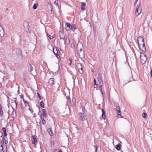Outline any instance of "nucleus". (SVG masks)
Listing matches in <instances>:
<instances>
[{
	"mask_svg": "<svg viewBox=\"0 0 152 152\" xmlns=\"http://www.w3.org/2000/svg\"><path fill=\"white\" fill-rule=\"evenodd\" d=\"M38 6V4L37 3H35L34 4L33 7V9L35 10L37 9V7Z\"/></svg>",
	"mask_w": 152,
	"mask_h": 152,
	"instance_id": "nucleus-26",
	"label": "nucleus"
},
{
	"mask_svg": "<svg viewBox=\"0 0 152 152\" xmlns=\"http://www.w3.org/2000/svg\"><path fill=\"white\" fill-rule=\"evenodd\" d=\"M115 148L118 151H119L121 149L120 145L118 144L116 145Z\"/></svg>",
	"mask_w": 152,
	"mask_h": 152,
	"instance_id": "nucleus-23",
	"label": "nucleus"
},
{
	"mask_svg": "<svg viewBox=\"0 0 152 152\" xmlns=\"http://www.w3.org/2000/svg\"><path fill=\"white\" fill-rule=\"evenodd\" d=\"M141 7L140 5H137V8L135 12V14L137 16H138L139 15L141 12Z\"/></svg>",
	"mask_w": 152,
	"mask_h": 152,
	"instance_id": "nucleus-4",
	"label": "nucleus"
},
{
	"mask_svg": "<svg viewBox=\"0 0 152 152\" xmlns=\"http://www.w3.org/2000/svg\"><path fill=\"white\" fill-rule=\"evenodd\" d=\"M2 142L3 144V145H4V146L6 147V144L8 142L6 140H3V139H2Z\"/></svg>",
	"mask_w": 152,
	"mask_h": 152,
	"instance_id": "nucleus-27",
	"label": "nucleus"
},
{
	"mask_svg": "<svg viewBox=\"0 0 152 152\" xmlns=\"http://www.w3.org/2000/svg\"><path fill=\"white\" fill-rule=\"evenodd\" d=\"M142 116L144 118H147V115L146 113H143L142 114Z\"/></svg>",
	"mask_w": 152,
	"mask_h": 152,
	"instance_id": "nucleus-24",
	"label": "nucleus"
},
{
	"mask_svg": "<svg viewBox=\"0 0 152 152\" xmlns=\"http://www.w3.org/2000/svg\"><path fill=\"white\" fill-rule=\"evenodd\" d=\"M65 25L66 30L67 31H69L71 28V25L69 23H65Z\"/></svg>",
	"mask_w": 152,
	"mask_h": 152,
	"instance_id": "nucleus-15",
	"label": "nucleus"
},
{
	"mask_svg": "<svg viewBox=\"0 0 152 152\" xmlns=\"http://www.w3.org/2000/svg\"><path fill=\"white\" fill-rule=\"evenodd\" d=\"M23 101L24 102L25 105L26 106H29V103L28 102L25 101L23 98Z\"/></svg>",
	"mask_w": 152,
	"mask_h": 152,
	"instance_id": "nucleus-28",
	"label": "nucleus"
},
{
	"mask_svg": "<svg viewBox=\"0 0 152 152\" xmlns=\"http://www.w3.org/2000/svg\"><path fill=\"white\" fill-rule=\"evenodd\" d=\"M43 114L46 115V112L44 109H42V113Z\"/></svg>",
	"mask_w": 152,
	"mask_h": 152,
	"instance_id": "nucleus-31",
	"label": "nucleus"
},
{
	"mask_svg": "<svg viewBox=\"0 0 152 152\" xmlns=\"http://www.w3.org/2000/svg\"><path fill=\"white\" fill-rule=\"evenodd\" d=\"M16 52L18 56L20 58H21L22 57V55L21 51L20 48H17L16 50Z\"/></svg>",
	"mask_w": 152,
	"mask_h": 152,
	"instance_id": "nucleus-6",
	"label": "nucleus"
},
{
	"mask_svg": "<svg viewBox=\"0 0 152 152\" xmlns=\"http://www.w3.org/2000/svg\"><path fill=\"white\" fill-rule=\"evenodd\" d=\"M102 117L103 119H104L105 118V112L103 109H102Z\"/></svg>",
	"mask_w": 152,
	"mask_h": 152,
	"instance_id": "nucleus-20",
	"label": "nucleus"
},
{
	"mask_svg": "<svg viewBox=\"0 0 152 152\" xmlns=\"http://www.w3.org/2000/svg\"><path fill=\"white\" fill-rule=\"evenodd\" d=\"M59 35L61 39H65V35L64 34L63 32L60 31L59 32Z\"/></svg>",
	"mask_w": 152,
	"mask_h": 152,
	"instance_id": "nucleus-13",
	"label": "nucleus"
},
{
	"mask_svg": "<svg viewBox=\"0 0 152 152\" xmlns=\"http://www.w3.org/2000/svg\"><path fill=\"white\" fill-rule=\"evenodd\" d=\"M77 67L79 73L81 74H83V72L82 64L80 63H77Z\"/></svg>",
	"mask_w": 152,
	"mask_h": 152,
	"instance_id": "nucleus-3",
	"label": "nucleus"
},
{
	"mask_svg": "<svg viewBox=\"0 0 152 152\" xmlns=\"http://www.w3.org/2000/svg\"><path fill=\"white\" fill-rule=\"evenodd\" d=\"M14 102L15 103L16 106L17 107V103L16 101L15 100H14Z\"/></svg>",
	"mask_w": 152,
	"mask_h": 152,
	"instance_id": "nucleus-49",
	"label": "nucleus"
},
{
	"mask_svg": "<svg viewBox=\"0 0 152 152\" xmlns=\"http://www.w3.org/2000/svg\"><path fill=\"white\" fill-rule=\"evenodd\" d=\"M2 140L0 139V152H2V151L4 152V151H3L4 145H3Z\"/></svg>",
	"mask_w": 152,
	"mask_h": 152,
	"instance_id": "nucleus-12",
	"label": "nucleus"
},
{
	"mask_svg": "<svg viewBox=\"0 0 152 152\" xmlns=\"http://www.w3.org/2000/svg\"><path fill=\"white\" fill-rule=\"evenodd\" d=\"M94 87L95 88V86H96V87L97 86V85L96 84V80L95 79L94 80Z\"/></svg>",
	"mask_w": 152,
	"mask_h": 152,
	"instance_id": "nucleus-41",
	"label": "nucleus"
},
{
	"mask_svg": "<svg viewBox=\"0 0 152 152\" xmlns=\"http://www.w3.org/2000/svg\"><path fill=\"white\" fill-rule=\"evenodd\" d=\"M0 29H1L0 31V36L1 37H3L4 35V32L2 27L0 25Z\"/></svg>",
	"mask_w": 152,
	"mask_h": 152,
	"instance_id": "nucleus-11",
	"label": "nucleus"
},
{
	"mask_svg": "<svg viewBox=\"0 0 152 152\" xmlns=\"http://www.w3.org/2000/svg\"><path fill=\"white\" fill-rule=\"evenodd\" d=\"M80 119L83 121H84L85 119L84 118V114L83 113H80Z\"/></svg>",
	"mask_w": 152,
	"mask_h": 152,
	"instance_id": "nucleus-16",
	"label": "nucleus"
},
{
	"mask_svg": "<svg viewBox=\"0 0 152 152\" xmlns=\"http://www.w3.org/2000/svg\"><path fill=\"white\" fill-rule=\"evenodd\" d=\"M141 46L142 47V49L141 50L142 51H144V50H145L146 49L144 42L139 45L140 47Z\"/></svg>",
	"mask_w": 152,
	"mask_h": 152,
	"instance_id": "nucleus-17",
	"label": "nucleus"
},
{
	"mask_svg": "<svg viewBox=\"0 0 152 152\" xmlns=\"http://www.w3.org/2000/svg\"><path fill=\"white\" fill-rule=\"evenodd\" d=\"M117 113L118 115H121V112L120 110H118L117 111Z\"/></svg>",
	"mask_w": 152,
	"mask_h": 152,
	"instance_id": "nucleus-35",
	"label": "nucleus"
},
{
	"mask_svg": "<svg viewBox=\"0 0 152 152\" xmlns=\"http://www.w3.org/2000/svg\"><path fill=\"white\" fill-rule=\"evenodd\" d=\"M98 147L97 146H96V149H95V151L96 152H97V149H98Z\"/></svg>",
	"mask_w": 152,
	"mask_h": 152,
	"instance_id": "nucleus-46",
	"label": "nucleus"
},
{
	"mask_svg": "<svg viewBox=\"0 0 152 152\" xmlns=\"http://www.w3.org/2000/svg\"><path fill=\"white\" fill-rule=\"evenodd\" d=\"M69 60L70 61V62H72V58H69Z\"/></svg>",
	"mask_w": 152,
	"mask_h": 152,
	"instance_id": "nucleus-48",
	"label": "nucleus"
},
{
	"mask_svg": "<svg viewBox=\"0 0 152 152\" xmlns=\"http://www.w3.org/2000/svg\"><path fill=\"white\" fill-rule=\"evenodd\" d=\"M53 52L56 57L58 59L60 58V56L59 55L58 53V50L57 49V48H53Z\"/></svg>",
	"mask_w": 152,
	"mask_h": 152,
	"instance_id": "nucleus-10",
	"label": "nucleus"
},
{
	"mask_svg": "<svg viewBox=\"0 0 152 152\" xmlns=\"http://www.w3.org/2000/svg\"><path fill=\"white\" fill-rule=\"evenodd\" d=\"M146 55L142 52L140 53V60L141 63L143 64H145L147 60Z\"/></svg>",
	"mask_w": 152,
	"mask_h": 152,
	"instance_id": "nucleus-2",
	"label": "nucleus"
},
{
	"mask_svg": "<svg viewBox=\"0 0 152 152\" xmlns=\"http://www.w3.org/2000/svg\"><path fill=\"white\" fill-rule=\"evenodd\" d=\"M48 7H50V10L51 11L53 9V6L50 3H49L48 5Z\"/></svg>",
	"mask_w": 152,
	"mask_h": 152,
	"instance_id": "nucleus-25",
	"label": "nucleus"
},
{
	"mask_svg": "<svg viewBox=\"0 0 152 152\" xmlns=\"http://www.w3.org/2000/svg\"><path fill=\"white\" fill-rule=\"evenodd\" d=\"M48 37L51 39H52L54 38V37L53 36H51L50 35L47 34Z\"/></svg>",
	"mask_w": 152,
	"mask_h": 152,
	"instance_id": "nucleus-34",
	"label": "nucleus"
},
{
	"mask_svg": "<svg viewBox=\"0 0 152 152\" xmlns=\"http://www.w3.org/2000/svg\"><path fill=\"white\" fill-rule=\"evenodd\" d=\"M48 83L51 86H53L54 84V79L53 78H50L49 80Z\"/></svg>",
	"mask_w": 152,
	"mask_h": 152,
	"instance_id": "nucleus-14",
	"label": "nucleus"
},
{
	"mask_svg": "<svg viewBox=\"0 0 152 152\" xmlns=\"http://www.w3.org/2000/svg\"><path fill=\"white\" fill-rule=\"evenodd\" d=\"M44 117H46V115L42 113L41 115L40 118H44Z\"/></svg>",
	"mask_w": 152,
	"mask_h": 152,
	"instance_id": "nucleus-32",
	"label": "nucleus"
},
{
	"mask_svg": "<svg viewBox=\"0 0 152 152\" xmlns=\"http://www.w3.org/2000/svg\"><path fill=\"white\" fill-rule=\"evenodd\" d=\"M116 109L117 110V111L118 110H120V107L119 106H117L116 107Z\"/></svg>",
	"mask_w": 152,
	"mask_h": 152,
	"instance_id": "nucleus-40",
	"label": "nucleus"
},
{
	"mask_svg": "<svg viewBox=\"0 0 152 152\" xmlns=\"http://www.w3.org/2000/svg\"><path fill=\"white\" fill-rule=\"evenodd\" d=\"M23 26L27 32L29 31V28H28L29 24L28 22L27 21H24L23 23Z\"/></svg>",
	"mask_w": 152,
	"mask_h": 152,
	"instance_id": "nucleus-8",
	"label": "nucleus"
},
{
	"mask_svg": "<svg viewBox=\"0 0 152 152\" xmlns=\"http://www.w3.org/2000/svg\"><path fill=\"white\" fill-rule=\"evenodd\" d=\"M137 41L139 45L144 42V39L141 36H139L138 37L137 39Z\"/></svg>",
	"mask_w": 152,
	"mask_h": 152,
	"instance_id": "nucleus-5",
	"label": "nucleus"
},
{
	"mask_svg": "<svg viewBox=\"0 0 152 152\" xmlns=\"http://www.w3.org/2000/svg\"><path fill=\"white\" fill-rule=\"evenodd\" d=\"M3 111L2 109H0V115L2 116L3 115Z\"/></svg>",
	"mask_w": 152,
	"mask_h": 152,
	"instance_id": "nucleus-36",
	"label": "nucleus"
},
{
	"mask_svg": "<svg viewBox=\"0 0 152 152\" xmlns=\"http://www.w3.org/2000/svg\"><path fill=\"white\" fill-rule=\"evenodd\" d=\"M40 106L43 108L44 107V103L43 101H41L40 102Z\"/></svg>",
	"mask_w": 152,
	"mask_h": 152,
	"instance_id": "nucleus-30",
	"label": "nucleus"
},
{
	"mask_svg": "<svg viewBox=\"0 0 152 152\" xmlns=\"http://www.w3.org/2000/svg\"><path fill=\"white\" fill-rule=\"evenodd\" d=\"M41 119L42 120V124L44 125H45V124L46 121H45V120H44V118H41Z\"/></svg>",
	"mask_w": 152,
	"mask_h": 152,
	"instance_id": "nucleus-29",
	"label": "nucleus"
},
{
	"mask_svg": "<svg viewBox=\"0 0 152 152\" xmlns=\"http://www.w3.org/2000/svg\"><path fill=\"white\" fill-rule=\"evenodd\" d=\"M2 131L4 132V136H6L7 135V134L6 133V129L5 127H3L2 129Z\"/></svg>",
	"mask_w": 152,
	"mask_h": 152,
	"instance_id": "nucleus-21",
	"label": "nucleus"
},
{
	"mask_svg": "<svg viewBox=\"0 0 152 152\" xmlns=\"http://www.w3.org/2000/svg\"><path fill=\"white\" fill-rule=\"evenodd\" d=\"M2 87V85L1 83H0V88H1Z\"/></svg>",
	"mask_w": 152,
	"mask_h": 152,
	"instance_id": "nucleus-52",
	"label": "nucleus"
},
{
	"mask_svg": "<svg viewBox=\"0 0 152 152\" xmlns=\"http://www.w3.org/2000/svg\"><path fill=\"white\" fill-rule=\"evenodd\" d=\"M28 66V69L31 72L33 70L34 68L31 64H29Z\"/></svg>",
	"mask_w": 152,
	"mask_h": 152,
	"instance_id": "nucleus-18",
	"label": "nucleus"
},
{
	"mask_svg": "<svg viewBox=\"0 0 152 152\" xmlns=\"http://www.w3.org/2000/svg\"><path fill=\"white\" fill-rule=\"evenodd\" d=\"M86 5V4L82 2L81 3V6L82 7H84Z\"/></svg>",
	"mask_w": 152,
	"mask_h": 152,
	"instance_id": "nucleus-43",
	"label": "nucleus"
},
{
	"mask_svg": "<svg viewBox=\"0 0 152 152\" xmlns=\"http://www.w3.org/2000/svg\"><path fill=\"white\" fill-rule=\"evenodd\" d=\"M31 140L32 143L34 144L35 145L37 144V136H32Z\"/></svg>",
	"mask_w": 152,
	"mask_h": 152,
	"instance_id": "nucleus-9",
	"label": "nucleus"
},
{
	"mask_svg": "<svg viewBox=\"0 0 152 152\" xmlns=\"http://www.w3.org/2000/svg\"><path fill=\"white\" fill-rule=\"evenodd\" d=\"M67 99L68 101H70V99L69 98H68L67 97Z\"/></svg>",
	"mask_w": 152,
	"mask_h": 152,
	"instance_id": "nucleus-53",
	"label": "nucleus"
},
{
	"mask_svg": "<svg viewBox=\"0 0 152 152\" xmlns=\"http://www.w3.org/2000/svg\"><path fill=\"white\" fill-rule=\"evenodd\" d=\"M48 134L50 136H52L53 135V133L51 128H49L48 129Z\"/></svg>",
	"mask_w": 152,
	"mask_h": 152,
	"instance_id": "nucleus-19",
	"label": "nucleus"
},
{
	"mask_svg": "<svg viewBox=\"0 0 152 152\" xmlns=\"http://www.w3.org/2000/svg\"><path fill=\"white\" fill-rule=\"evenodd\" d=\"M85 56L84 54V51L83 50V49L82 48H80V52L79 53V57L82 58L84 57Z\"/></svg>",
	"mask_w": 152,
	"mask_h": 152,
	"instance_id": "nucleus-7",
	"label": "nucleus"
},
{
	"mask_svg": "<svg viewBox=\"0 0 152 152\" xmlns=\"http://www.w3.org/2000/svg\"><path fill=\"white\" fill-rule=\"evenodd\" d=\"M21 97L22 98H23V95H22V96H21Z\"/></svg>",
	"mask_w": 152,
	"mask_h": 152,
	"instance_id": "nucleus-58",
	"label": "nucleus"
},
{
	"mask_svg": "<svg viewBox=\"0 0 152 152\" xmlns=\"http://www.w3.org/2000/svg\"><path fill=\"white\" fill-rule=\"evenodd\" d=\"M81 9L82 10H85V8L84 7L81 6Z\"/></svg>",
	"mask_w": 152,
	"mask_h": 152,
	"instance_id": "nucleus-47",
	"label": "nucleus"
},
{
	"mask_svg": "<svg viewBox=\"0 0 152 152\" xmlns=\"http://www.w3.org/2000/svg\"><path fill=\"white\" fill-rule=\"evenodd\" d=\"M37 94L38 96V98H39V99H41V97L40 95L38 93H37Z\"/></svg>",
	"mask_w": 152,
	"mask_h": 152,
	"instance_id": "nucleus-37",
	"label": "nucleus"
},
{
	"mask_svg": "<svg viewBox=\"0 0 152 152\" xmlns=\"http://www.w3.org/2000/svg\"><path fill=\"white\" fill-rule=\"evenodd\" d=\"M137 1H138L137 0H135V2H134V6H135L136 5V3L137 2Z\"/></svg>",
	"mask_w": 152,
	"mask_h": 152,
	"instance_id": "nucleus-45",
	"label": "nucleus"
},
{
	"mask_svg": "<svg viewBox=\"0 0 152 152\" xmlns=\"http://www.w3.org/2000/svg\"><path fill=\"white\" fill-rule=\"evenodd\" d=\"M150 72H151V75L152 77V69H151Z\"/></svg>",
	"mask_w": 152,
	"mask_h": 152,
	"instance_id": "nucleus-54",
	"label": "nucleus"
},
{
	"mask_svg": "<svg viewBox=\"0 0 152 152\" xmlns=\"http://www.w3.org/2000/svg\"><path fill=\"white\" fill-rule=\"evenodd\" d=\"M3 135L2 133L1 132H0V137L1 138V140H2L3 139V138L2 137V136Z\"/></svg>",
	"mask_w": 152,
	"mask_h": 152,
	"instance_id": "nucleus-39",
	"label": "nucleus"
},
{
	"mask_svg": "<svg viewBox=\"0 0 152 152\" xmlns=\"http://www.w3.org/2000/svg\"><path fill=\"white\" fill-rule=\"evenodd\" d=\"M2 109V107L1 105V104L0 103V109Z\"/></svg>",
	"mask_w": 152,
	"mask_h": 152,
	"instance_id": "nucleus-50",
	"label": "nucleus"
},
{
	"mask_svg": "<svg viewBox=\"0 0 152 152\" xmlns=\"http://www.w3.org/2000/svg\"><path fill=\"white\" fill-rule=\"evenodd\" d=\"M72 62H70V63L69 64V65L71 66L72 65Z\"/></svg>",
	"mask_w": 152,
	"mask_h": 152,
	"instance_id": "nucleus-56",
	"label": "nucleus"
},
{
	"mask_svg": "<svg viewBox=\"0 0 152 152\" xmlns=\"http://www.w3.org/2000/svg\"><path fill=\"white\" fill-rule=\"evenodd\" d=\"M71 47L72 48H74V47H75V45H74V44H72V45H71Z\"/></svg>",
	"mask_w": 152,
	"mask_h": 152,
	"instance_id": "nucleus-44",
	"label": "nucleus"
},
{
	"mask_svg": "<svg viewBox=\"0 0 152 152\" xmlns=\"http://www.w3.org/2000/svg\"><path fill=\"white\" fill-rule=\"evenodd\" d=\"M76 29V26L75 24H72L71 26V28H70V29H71L72 30H75Z\"/></svg>",
	"mask_w": 152,
	"mask_h": 152,
	"instance_id": "nucleus-22",
	"label": "nucleus"
},
{
	"mask_svg": "<svg viewBox=\"0 0 152 152\" xmlns=\"http://www.w3.org/2000/svg\"><path fill=\"white\" fill-rule=\"evenodd\" d=\"M1 30V29H0V31Z\"/></svg>",
	"mask_w": 152,
	"mask_h": 152,
	"instance_id": "nucleus-59",
	"label": "nucleus"
},
{
	"mask_svg": "<svg viewBox=\"0 0 152 152\" xmlns=\"http://www.w3.org/2000/svg\"><path fill=\"white\" fill-rule=\"evenodd\" d=\"M29 110L31 112H33V110H32L30 108H29Z\"/></svg>",
	"mask_w": 152,
	"mask_h": 152,
	"instance_id": "nucleus-51",
	"label": "nucleus"
},
{
	"mask_svg": "<svg viewBox=\"0 0 152 152\" xmlns=\"http://www.w3.org/2000/svg\"><path fill=\"white\" fill-rule=\"evenodd\" d=\"M91 72H94V70H91Z\"/></svg>",
	"mask_w": 152,
	"mask_h": 152,
	"instance_id": "nucleus-57",
	"label": "nucleus"
},
{
	"mask_svg": "<svg viewBox=\"0 0 152 152\" xmlns=\"http://www.w3.org/2000/svg\"><path fill=\"white\" fill-rule=\"evenodd\" d=\"M81 106L82 107V110L83 112H84V111L85 110V107L84 106V105L83 104H82L81 105Z\"/></svg>",
	"mask_w": 152,
	"mask_h": 152,
	"instance_id": "nucleus-33",
	"label": "nucleus"
},
{
	"mask_svg": "<svg viewBox=\"0 0 152 152\" xmlns=\"http://www.w3.org/2000/svg\"><path fill=\"white\" fill-rule=\"evenodd\" d=\"M98 80L99 83V88L102 94H103V91L102 89V87L103 85V82L102 80V76L101 74L99 73L98 74Z\"/></svg>",
	"mask_w": 152,
	"mask_h": 152,
	"instance_id": "nucleus-1",
	"label": "nucleus"
},
{
	"mask_svg": "<svg viewBox=\"0 0 152 152\" xmlns=\"http://www.w3.org/2000/svg\"><path fill=\"white\" fill-rule=\"evenodd\" d=\"M58 0H56L54 1V3L57 5H58Z\"/></svg>",
	"mask_w": 152,
	"mask_h": 152,
	"instance_id": "nucleus-42",
	"label": "nucleus"
},
{
	"mask_svg": "<svg viewBox=\"0 0 152 152\" xmlns=\"http://www.w3.org/2000/svg\"><path fill=\"white\" fill-rule=\"evenodd\" d=\"M66 42L67 44H69L70 43V40L69 39L67 40H66Z\"/></svg>",
	"mask_w": 152,
	"mask_h": 152,
	"instance_id": "nucleus-38",
	"label": "nucleus"
},
{
	"mask_svg": "<svg viewBox=\"0 0 152 152\" xmlns=\"http://www.w3.org/2000/svg\"><path fill=\"white\" fill-rule=\"evenodd\" d=\"M59 152H63L62 150L61 149H60L59 151Z\"/></svg>",
	"mask_w": 152,
	"mask_h": 152,
	"instance_id": "nucleus-55",
	"label": "nucleus"
}]
</instances>
